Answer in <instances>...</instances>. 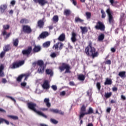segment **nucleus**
Here are the masks:
<instances>
[{
	"mask_svg": "<svg viewBox=\"0 0 126 126\" xmlns=\"http://www.w3.org/2000/svg\"><path fill=\"white\" fill-rule=\"evenodd\" d=\"M85 53L88 57L92 59L97 58L99 56V52L96 51V48L92 46V43L90 42L85 49Z\"/></svg>",
	"mask_w": 126,
	"mask_h": 126,
	"instance_id": "nucleus-1",
	"label": "nucleus"
},
{
	"mask_svg": "<svg viewBox=\"0 0 126 126\" xmlns=\"http://www.w3.org/2000/svg\"><path fill=\"white\" fill-rule=\"evenodd\" d=\"M32 65L34 67L37 65V72L40 74H43L46 69V65L44 63L43 60H38L37 62L33 63Z\"/></svg>",
	"mask_w": 126,
	"mask_h": 126,
	"instance_id": "nucleus-2",
	"label": "nucleus"
},
{
	"mask_svg": "<svg viewBox=\"0 0 126 126\" xmlns=\"http://www.w3.org/2000/svg\"><path fill=\"white\" fill-rule=\"evenodd\" d=\"M27 106L29 110H31V111H33V112H34V113H36L37 115H39V116H42V117H43V118H45V119H47V115L44 114L40 111L37 110V109H36V107H37V104L36 103H33L32 102H29L27 103Z\"/></svg>",
	"mask_w": 126,
	"mask_h": 126,
	"instance_id": "nucleus-3",
	"label": "nucleus"
},
{
	"mask_svg": "<svg viewBox=\"0 0 126 126\" xmlns=\"http://www.w3.org/2000/svg\"><path fill=\"white\" fill-rule=\"evenodd\" d=\"M94 111L92 107H89L88 112H86V106L85 105L83 104L80 108V120L83 119L84 116L86 115H91V114H94Z\"/></svg>",
	"mask_w": 126,
	"mask_h": 126,
	"instance_id": "nucleus-4",
	"label": "nucleus"
},
{
	"mask_svg": "<svg viewBox=\"0 0 126 126\" xmlns=\"http://www.w3.org/2000/svg\"><path fill=\"white\" fill-rule=\"evenodd\" d=\"M59 69L61 72L62 71H64V70L65 69L64 73H71V72L70 71V69H71L70 65L65 63H62V65L59 66Z\"/></svg>",
	"mask_w": 126,
	"mask_h": 126,
	"instance_id": "nucleus-5",
	"label": "nucleus"
},
{
	"mask_svg": "<svg viewBox=\"0 0 126 126\" xmlns=\"http://www.w3.org/2000/svg\"><path fill=\"white\" fill-rule=\"evenodd\" d=\"M106 12L107 14L109 23H110V24H114V22H115V19L113 16V11H112L111 8H108L106 9Z\"/></svg>",
	"mask_w": 126,
	"mask_h": 126,
	"instance_id": "nucleus-6",
	"label": "nucleus"
},
{
	"mask_svg": "<svg viewBox=\"0 0 126 126\" xmlns=\"http://www.w3.org/2000/svg\"><path fill=\"white\" fill-rule=\"evenodd\" d=\"M24 63V61L15 62L13 63L10 66V68H11V69H15V68H18V67L21 66V65H23Z\"/></svg>",
	"mask_w": 126,
	"mask_h": 126,
	"instance_id": "nucleus-7",
	"label": "nucleus"
},
{
	"mask_svg": "<svg viewBox=\"0 0 126 126\" xmlns=\"http://www.w3.org/2000/svg\"><path fill=\"white\" fill-rule=\"evenodd\" d=\"M94 28L96 30H100V31H105V29L106 27H105V25L103 22L98 21L96 25L94 26Z\"/></svg>",
	"mask_w": 126,
	"mask_h": 126,
	"instance_id": "nucleus-8",
	"label": "nucleus"
},
{
	"mask_svg": "<svg viewBox=\"0 0 126 126\" xmlns=\"http://www.w3.org/2000/svg\"><path fill=\"white\" fill-rule=\"evenodd\" d=\"M22 30L24 33H26V34L32 33V29L29 25H23L22 26Z\"/></svg>",
	"mask_w": 126,
	"mask_h": 126,
	"instance_id": "nucleus-9",
	"label": "nucleus"
},
{
	"mask_svg": "<svg viewBox=\"0 0 126 126\" xmlns=\"http://www.w3.org/2000/svg\"><path fill=\"white\" fill-rule=\"evenodd\" d=\"M32 53V46H29L27 49L23 50L22 51V54L23 56H29L30 54Z\"/></svg>",
	"mask_w": 126,
	"mask_h": 126,
	"instance_id": "nucleus-10",
	"label": "nucleus"
},
{
	"mask_svg": "<svg viewBox=\"0 0 126 126\" xmlns=\"http://www.w3.org/2000/svg\"><path fill=\"white\" fill-rule=\"evenodd\" d=\"M49 112H51L52 113H54V114H59V115H61V116H63V115H64V112L58 109H54L52 108H50L49 109Z\"/></svg>",
	"mask_w": 126,
	"mask_h": 126,
	"instance_id": "nucleus-11",
	"label": "nucleus"
},
{
	"mask_svg": "<svg viewBox=\"0 0 126 126\" xmlns=\"http://www.w3.org/2000/svg\"><path fill=\"white\" fill-rule=\"evenodd\" d=\"M35 3H39L41 6H44L46 3H48L47 0H33Z\"/></svg>",
	"mask_w": 126,
	"mask_h": 126,
	"instance_id": "nucleus-12",
	"label": "nucleus"
},
{
	"mask_svg": "<svg viewBox=\"0 0 126 126\" xmlns=\"http://www.w3.org/2000/svg\"><path fill=\"white\" fill-rule=\"evenodd\" d=\"M48 36H49V32H43L39 35L37 39L38 40H40V39H45L47 38Z\"/></svg>",
	"mask_w": 126,
	"mask_h": 126,
	"instance_id": "nucleus-13",
	"label": "nucleus"
},
{
	"mask_svg": "<svg viewBox=\"0 0 126 126\" xmlns=\"http://www.w3.org/2000/svg\"><path fill=\"white\" fill-rule=\"evenodd\" d=\"M10 27V26H9V25H3V31L2 32V36H5V35H6V33H7L6 30H8Z\"/></svg>",
	"mask_w": 126,
	"mask_h": 126,
	"instance_id": "nucleus-14",
	"label": "nucleus"
},
{
	"mask_svg": "<svg viewBox=\"0 0 126 126\" xmlns=\"http://www.w3.org/2000/svg\"><path fill=\"white\" fill-rule=\"evenodd\" d=\"M42 88L43 89H50V84H49V81L45 80L43 84L42 85Z\"/></svg>",
	"mask_w": 126,
	"mask_h": 126,
	"instance_id": "nucleus-15",
	"label": "nucleus"
},
{
	"mask_svg": "<svg viewBox=\"0 0 126 126\" xmlns=\"http://www.w3.org/2000/svg\"><path fill=\"white\" fill-rule=\"evenodd\" d=\"M44 25H45V22L44 20H39L37 22V27L42 29L43 28Z\"/></svg>",
	"mask_w": 126,
	"mask_h": 126,
	"instance_id": "nucleus-16",
	"label": "nucleus"
},
{
	"mask_svg": "<svg viewBox=\"0 0 126 126\" xmlns=\"http://www.w3.org/2000/svg\"><path fill=\"white\" fill-rule=\"evenodd\" d=\"M71 35L72 36L71 37V40L72 43H75V42H76L77 41L76 36H77V35L76 34V33H75L74 32H72Z\"/></svg>",
	"mask_w": 126,
	"mask_h": 126,
	"instance_id": "nucleus-17",
	"label": "nucleus"
},
{
	"mask_svg": "<svg viewBox=\"0 0 126 126\" xmlns=\"http://www.w3.org/2000/svg\"><path fill=\"white\" fill-rule=\"evenodd\" d=\"M4 69V65L3 64H1L0 65V77H3V76H4V72H3Z\"/></svg>",
	"mask_w": 126,
	"mask_h": 126,
	"instance_id": "nucleus-18",
	"label": "nucleus"
},
{
	"mask_svg": "<svg viewBox=\"0 0 126 126\" xmlns=\"http://www.w3.org/2000/svg\"><path fill=\"white\" fill-rule=\"evenodd\" d=\"M41 46L40 45H34L33 49V53H39L41 51Z\"/></svg>",
	"mask_w": 126,
	"mask_h": 126,
	"instance_id": "nucleus-19",
	"label": "nucleus"
},
{
	"mask_svg": "<svg viewBox=\"0 0 126 126\" xmlns=\"http://www.w3.org/2000/svg\"><path fill=\"white\" fill-rule=\"evenodd\" d=\"M44 103L46 104L47 108H51V103L50 102V98H45L44 99Z\"/></svg>",
	"mask_w": 126,
	"mask_h": 126,
	"instance_id": "nucleus-20",
	"label": "nucleus"
},
{
	"mask_svg": "<svg viewBox=\"0 0 126 126\" xmlns=\"http://www.w3.org/2000/svg\"><path fill=\"white\" fill-rule=\"evenodd\" d=\"M45 73L47 75H50V77H52L54 75V72L51 69H46Z\"/></svg>",
	"mask_w": 126,
	"mask_h": 126,
	"instance_id": "nucleus-21",
	"label": "nucleus"
},
{
	"mask_svg": "<svg viewBox=\"0 0 126 126\" xmlns=\"http://www.w3.org/2000/svg\"><path fill=\"white\" fill-rule=\"evenodd\" d=\"M58 39L61 42H63V41L65 40V34L64 33L61 34L58 37Z\"/></svg>",
	"mask_w": 126,
	"mask_h": 126,
	"instance_id": "nucleus-22",
	"label": "nucleus"
},
{
	"mask_svg": "<svg viewBox=\"0 0 126 126\" xmlns=\"http://www.w3.org/2000/svg\"><path fill=\"white\" fill-rule=\"evenodd\" d=\"M86 77V76H85V75L81 74L78 76V79L80 81H84V80H85Z\"/></svg>",
	"mask_w": 126,
	"mask_h": 126,
	"instance_id": "nucleus-23",
	"label": "nucleus"
},
{
	"mask_svg": "<svg viewBox=\"0 0 126 126\" xmlns=\"http://www.w3.org/2000/svg\"><path fill=\"white\" fill-rule=\"evenodd\" d=\"M18 44H19V40L18 38H16L15 39L13 40V45L14 47L17 48V47H18Z\"/></svg>",
	"mask_w": 126,
	"mask_h": 126,
	"instance_id": "nucleus-24",
	"label": "nucleus"
},
{
	"mask_svg": "<svg viewBox=\"0 0 126 126\" xmlns=\"http://www.w3.org/2000/svg\"><path fill=\"white\" fill-rule=\"evenodd\" d=\"M105 39V34L104 33H101L97 38V40L99 42H101V41H103Z\"/></svg>",
	"mask_w": 126,
	"mask_h": 126,
	"instance_id": "nucleus-25",
	"label": "nucleus"
},
{
	"mask_svg": "<svg viewBox=\"0 0 126 126\" xmlns=\"http://www.w3.org/2000/svg\"><path fill=\"white\" fill-rule=\"evenodd\" d=\"M75 23H78V22H80V23H83V22H84V20L81 19L79 17H77L75 18Z\"/></svg>",
	"mask_w": 126,
	"mask_h": 126,
	"instance_id": "nucleus-26",
	"label": "nucleus"
},
{
	"mask_svg": "<svg viewBox=\"0 0 126 126\" xmlns=\"http://www.w3.org/2000/svg\"><path fill=\"white\" fill-rule=\"evenodd\" d=\"M113 83V82L112 81V79L106 78L105 82H104L105 85H111Z\"/></svg>",
	"mask_w": 126,
	"mask_h": 126,
	"instance_id": "nucleus-27",
	"label": "nucleus"
},
{
	"mask_svg": "<svg viewBox=\"0 0 126 126\" xmlns=\"http://www.w3.org/2000/svg\"><path fill=\"white\" fill-rule=\"evenodd\" d=\"M6 5H1L0 6V11H1L2 13H3L5 11V9H6Z\"/></svg>",
	"mask_w": 126,
	"mask_h": 126,
	"instance_id": "nucleus-28",
	"label": "nucleus"
},
{
	"mask_svg": "<svg viewBox=\"0 0 126 126\" xmlns=\"http://www.w3.org/2000/svg\"><path fill=\"white\" fill-rule=\"evenodd\" d=\"M71 13L70 12V10L69 9H65L63 12L64 15H66V16H69Z\"/></svg>",
	"mask_w": 126,
	"mask_h": 126,
	"instance_id": "nucleus-29",
	"label": "nucleus"
},
{
	"mask_svg": "<svg viewBox=\"0 0 126 126\" xmlns=\"http://www.w3.org/2000/svg\"><path fill=\"white\" fill-rule=\"evenodd\" d=\"M28 22H29L28 20L26 18L22 19L20 21V23H21V24H27Z\"/></svg>",
	"mask_w": 126,
	"mask_h": 126,
	"instance_id": "nucleus-30",
	"label": "nucleus"
},
{
	"mask_svg": "<svg viewBox=\"0 0 126 126\" xmlns=\"http://www.w3.org/2000/svg\"><path fill=\"white\" fill-rule=\"evenodd\" d=\"M52 21L54 22V23H57V22H59V16L55 15L53 16L52 18Z\"/></svg>",
	"mask_w": 126,
	"mask_h": 126,
	"instance_id": "nucleus-31",
	"label": "nucleus"
},
{
	"mask_svg": "<svg viewBox=\"0 0 126 126\" xmlns=\"http://www.w3.org/2000/svg\"><path fill=\"white\" fill-rule=\"evenodd\" d=\"M9 50H10V45L9 44H8L7 45H5L4 47H3V51L5 52H8V51H9Z\"/></svg>",
	"mask_w": 126,
	"mask_h": 126,
	"instance_id": "nucleus-32",
	"label": "nucleus"
},
{
	"mask_svg": "<svg viewBox=\"0 0 126 126\" xmlns=\"http://www.w3.org/2000/svg\"><path fill=\"white\" fill-rule=\"evenodd\" d=\"M51 45V42L50 41H46L43 44V47L44 48H49L50 47V45Z\"/></svg>",
	"mask_w": 126,
	"mask_h": 126,
	"instance_id": "nucleus-33",
	"label": "nucleus"
},
{
	"mask_svg": "<svg viewBox=\"0 0 126 126\" xmlns=\"http://www.w3.org/2000/svg\"><path fill=\"white\" fill-rule=\"evenodd\" d=\"M80 29L82 30V34H84V33H87V31H88V30H87V28L86 27H80Z\"/></svg>",
	"mask_w": 126,
	"mask_h": 126,
	"instance_id": "nucleus-34",
	"label": "nucleus"
},
{
	"mask_svg": "<svg viewBox=\"0 0 126 126\" xmlns=\"http://www.w3.org/2000/svg\"><path fill=\"white\" fill-rule=\"evenodd\" d=\"M118 75L120 76V77H126V71H121L119 73Z\"/></svg>",
	"mask_w": 126,
	"mask_h": 126,
	"instance_id": "nucleus-35",
	"label": "nucleus"
},
{
	"mask_svg": "<svg viewBox=\"0 0 126 126\" xmlns=\"http://www.w3.org/2000/svg\"><path fill=\"white\" fill-rule=\"evenodd\" d=\"M109 2L112 6H116V5H117V3H118V1H115V0H109Z\"/></svg>",
	"mask_w": 126,
	"mask_h": 126,
	"instance_id": "nucleus-36",
	"label": "nucleus"
},
{
	"mask_svg": "<svg viewBox=\"0 0 126 126\" xmlns=\"http://www.w3.org/2000/svg\"><path fill=\"white\" fill-rule=\"evenodd\" d=\"M24 77V75L21 74L20 76H19L17 78V81L18 82H21V80H22V78Z\"/></svg>",
	"mask_w": 126,
	"mask_h": 126,
	"instance_id": "nucleus-37",
	"label": "nucleus"
},
{
	"mask_svg": "<svg viewBox=\"0 0 126 126\" xmlns=\"http://www.w3.org/2000/svg\"><path fill=\"white\" fill-rule=\"evenodd\" d=\"M8 118H10V119H12V120H18V117L16 116H12V115H8L7 116Z\"/></svg>",
	"mask_w": 126,
	"mask_h": 126,
	"instance_id": "nucleus-38",
	"label": "nucleus"
},
{
	"mask_svg": "<svg viewBox=\"0 0 126 126\" xmlns=\"http://www.w3.org/2000/svg\"><path fill=\"white\" fill-rule=\"evenodd\" d=\"M86 16L87 19H90V18H91V12H86Z\"/></svg>",
	"mask_w": 126,
	"mask_h": 126,
	"instance_id": "nucleus-39",
	"label": "nucleus"
},
{
	"mask_svg": "<svg viewBox=\"0 0 126 126\" xmlns=\"http://www.w3.org/2000/svg\"><path fill=\"white\" fill-rule=\"evenodd\" d=\"M59 45H60V42H58L54 44L53 46V49H55V50H58V49H59Z\"/></svg>",
	"mask_w": 126,
	"mask_h": 126,
	"instance_id": "nucleus-40",
	"label": "nucleus"
},
{
	"mask_svg": "<svg viewBox=\"0 0 126 126\" xmlns=\"http://www.w3.org/2000/svg\"><path fill=\"white\" fill-rule=\"evenodd\" d=\"M104 96L105 98H110L112 96V93H105Z\"/></svg>",
	"mask_w": 126,
	"mask_h": 126,
	"instance_id": "nucleus-41",
	"label": "nucleus"
},
{
	"mask_svg": "<svg viewBox=\"0 0 126 126\" xmlns=\"http://www.w3.org/2000/svg\"><path fill=\"white\" fill-rule=\"evenodd\" d=\"M101 13L102 14L101 18H105V17H106V13H105L104 10H101Z\"/></svg>",
	"mask_w": 126,
	"mask_h": 126,
	"instance_id": "nucleus-42",
	"label": "nucleus"
},
{
	"mask_svg": "<svg viewBox=\"0 0 126 126\" xmlns=\"http://www.w3.org/2000/svg\"><path fill=\"white\" fill-rule=\"evenodd\" d=\"M50 122L52 123V124H54V125H57L59 123V122L55 119H51Z\"/></svg>",
	"mask_w": 126,
	"mask_h": 126,
	"instance_id": "nucleus-43",
	"label": "nucleus"
},
{
	"mask_svg": "<svg viewBox=\"0 0 126 126\" xmlns=\"http://www.w3.org/2000/svg\"><path fill=\"white\" fill-rule=\"evenodd\" d=\"M6 53V52H5V51H4V50L0 53V59H2L3 58V57H4V56H5Z\"/></svg>",
	"mask_w": 126,
	"mask_h": 126,
	"instance_id": "nucleus-44",
	"label": "nucleus"
},
{
	"mask_svg": "<svg viewBox=\"0 0 126 126\" xmlns=\"http://www.w3.org/2000/svg\"><path fill=\"white\" fill-rule=\"evenodd\" d=\"M96 87H97L98 90H99V91H100V90H101V83H100V82H97L96 83Z\"/></svg>",
	"mask_w": 126,
	"mask_h": 126,
	"instance_id": "nucleus-45",
	"label": "nucleus"
},
{
	"mask_svg": "<svg viewBox=\"0 0 126 126\" xmlns=\"http://www.w3.org/2000/svg\"><path fill=\"white\" fill-rule=\"evenodd\" d=\"M51 88L54 90V91H57V90H58V87L56 85H52L51 86Z\"/></svg>",
	"mask_w": 126,
	"mask_h": 126,
	"instance_id": "nucleus-46",
	"label": "nucleus"
},
{
	"mask_svg": "<svg viewBox=\"0 0 126 126\" xmlns=\"http://www.w3.org/2000/svg\"><path fill=\"white\" fill-rule=\"evenodd\" d=\"M23 75H24V77L25 76V79L24 80H27V78H28V77H29V76L30 75V74H23Z\"/></svg>",
	"mask_w": 126,
	"mask_h": 126,
	"instance_id": "nucleus-47",
	"label": "nucleus"
},
{
	"mask_svg": "<svg viewBox=\"0 0 126 126\" xmlns=\"http://www.w3.org/2000/svg\"><path fill=\"white\" fill-rule=\"evenodd\" d=\"M51 58L55 59V58L57 57V54L55 52H53L51 54Z\"/></svg>",
	"mask_w": 126,
	"mask_h": 126,
	"instance_id": "nucleus-48",
	"label": "nucleus"
},
{
	"mask_svg": "<svg viewBox=\"0 0 126 126\" xmlns=\"http://www.w3.org/2000/svg\"><path fill=\"white\" fill-rule=\"evenodd\" d=\"M59 44H60V46H59V50H62L63 49V44L61 43V42H59Z\"/></svg>",
	"mask_w": 126,
	"mask_h": 126,
	"instance_id": "nucleus-49",
	"label": "nucleus"
},
{
	"mask_svg": "<svg viewBox=\"0 0 126 126\" xmlns=\"http://www.w3.org/2000/svg\"><path fill=\"white\" fill-rule=\"evenodd\" d=\"M91 93H92V89H90L87 92V95H88V96H89V95H90V94H91Z\"/></svg>",
	"mask_w": 126,
	"mask_h": 126,
	"instance_id": "nucleus-50",
	"label": "nucleus"
},
{
	"mask_svg": "<svg viewBox=\"0 0 126 126\" xmlns=\"http://www.w3.org/2000/svg\"><path fill=\"white\" fill-rule=\"evenodd\" d=\"M7 98H9V99H10L11 100H12V101H13V102H16V100H15V99H14V98L11 96H7Z\"/></svg>",
	"mask_w": 126,
	"mask_h": 126,
	"instance_id": "nucleus-51",
	"label": "nucleus"
},
{
	"mask_svg": "<svg viewBox=\"0 0 126 126\" xmlns=\"http://www.w3.org/2000/svg\"><path fill=\"white\" fill-rule=\"evenodd\" d=\"M10 35H11V32H9L7 34L6 33L5 38L6 39H8V38H9V37L10 36Z\"/></svg>",
	"mask_w": 126,
	"mask_h": 126,
	"instance_id": "nucleus-52",
	"label": "nucleus"
},
{
	"mask_svg": "<svg viewBox=\"0 0 126 126\" xmlns=\"http://www.w3.org/2000/svg\"><path fill=\"white\" fill-rule=\"evenodd\" d=\"M2 83L5 84L6 82H7V81L6 80V79L5 78H2L1 80Z\"/></svg>",
	"mask_w": 126,
	"mask_h": 126,
	"instance_id": "nucleus-53",
	"label": "nucleus"
},
{
	"mask_svg": "<svg viewBox=\"0 0 126 126\" xmlns=\"http://www.w3.org/2000/svg\"><path fill=\"white\" fill-rule=\"evenodd\" d=\"M60 96H64L65 95V91H63L60 94Z\"/></svg>",
	"mask_w": 126,
	"mask_h": 126,
	"instance_id": "nucleus-54",
	"label": "nucleus"
},
{
	"mask_svg": "<svg viewBox=\"0 0 126 126\" xmlns=\"http://www.w3.org/2000/svg\"><path fill=\"white\" fill-rule=\"evenodd\" d=\"M112 63V62H111V60H107L105 62V64H111Z\"/></svg>",
	"mask_w": 126,
	"mask_h": 126,
	"instance_id": "nucleus-55",
	"label": "nucleus"
},
{
	"mask_svg": "<svg viewBox=\"0 0 126 126\" xmlns=\"http://www.w3.org/2000/svg\"><path fill=\"white\" fill-rule=\"evenodd\" d=\"M27 84V83H26V82H22L21 83V86H23V87H25Z\"/></svg>",
	"mask_w": 126,
	"mask_h": 126,
	"instance_id": "nucleus-56",
	"label": "nucleus"
},
{
	"mask_svg": "<svg viewBox=\"0 0 126 126\" xmlns=\"http://www.w3.org/2000/svg\"><path fill=\"white\" fill-rule=\"evenodd\" d=\"M69 85H70V86H74L75 85V84H74V82L71 81L69 82Z\"/></svg>",
	"mask_w": 126,
	"mask_h": 126,
	"instance_id": "nucleus-57",
	"label": "nucleus"
},
{
	"mask_svg": "<svg viewBox=\"0 0 126 126\" xmlns=\"http://www.w3.org/2000/svg\"><path fill=\"white\" fill-rule=\"evenodd\" d=\"M112 90L114 92H116V91H118V88L117 87H113L112 88Z\"/></svg>",
	"mask_w": 126,
	"mask_h": 126,
	"instance_id": "nucleus-58",
	"label": "nucleus"
},
{
	"mask_svg": "<svg viewBox=\"0 0 126 126\" xmlns=\"http://www.w3.org/2000/svg\"><path fill=\"white\" fill-rule=\"evenodd\" d=\"M70 1H71V2H72V3L74 4V5H76L77 3H76V1H75V0H70Z\"/></svg>",
	"mask_w": 126,
	"mask_h": 126,
	"instance_id": "nucleus-59",
	"label": "nucleus"
},
{
	"mask_svg": "<svg viewBox=\"0 0 126 126\" xmlns=\"http://www.w3.org/2000/svg\"><path fill=\"white\" fill-rule=\"evenodd\" d=\"M15 2H16L15 0H13L11 1L10 3L12 5H15Z\"/></svg>",
	"mask_w": 126,
	"mask_h": 126,
	"instance_id": "nucleus-60",
	"label": "nucleus"
},
{
	"mask_svg": "<svg viewBox=\"0 0 126 126\" xmlns=\"http://www.w3.org/2000/svg\"><path fill=\"white\" fill-rule=\"evenodd\" d=\"M111 110H112V109L111 108V107H108L106 109V112L107 113H110L111 112Z\"/></svg>",
	"mask_w": 126,
	"mask_h": 126,
	"instance_id": "nucleus-61",
	"label": "nucleus"
},
{
	"mask_svg": "<svg viewBox=\"0 0 126 126\" xmlns=\"http://www.w3.org/2000/svg\"><path fill=\"white\" fill-rule=\"evenodd\" d=\"M3 121H4V119L0 118V125L3 123Z\"/></svg>",
	"mask_w": 126,
	"mask_h": 126,
	"instance_id": "nucleus-62",
	"label": "nucleus"
},
{
	"mask_svg": "<svg viewBox=\"0 0 126 126\" xmlns=\"http://www.w3.org/2000/svg\"><path fill=\"white\" fill-rule=\"evenodd\" d=\"M4 122L5 124H6V125H9V122H8V121L6 120L5 119H4L3 122Z\"/></svg>",
	"mask_w": 126,
	"mask_h": 126,
	"instance_id": "nucleus-63",
	"label": "nucleus"
},
{
	"mask_svg": "<svg viewBox=\"0 0 126 126\" xmlns=\"http://www.w3.org/2000/svg\"><path fill=\"white\" fill-rule=\"evenodd\" d=\"M121 99H122V100H126V96L124 95H121Z\"/></svg>",
	"mask_w": 126,
	"mask_h": 126,
	"instance_id": "nucleus-64",
	"label": "nucleus"
}]
</instances>
